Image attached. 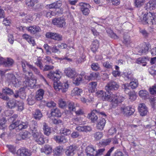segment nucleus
I'll use <instances>...</instances> for the list:
<instances>
[{
	"label": "nucleus",
	"instance_id": "nucleus-1",
	"mask_svg": "<svg viewBox=\"0 0 156 156\" xmlns=\"http://www.w3.org/2000/svg\"><path fill=\"white\" fill-rule=\"evenodd\" d=\"M140 20L145 24H156V14L155 13L149 12L147 14H145L143 18L140 17Z\"/></svg>",
	"mask_w": 156,
	"mask_h": 156
},
{
	"label": "nucleus",
	"instance_id": "nucleus-2",
	"mask_svg": "<svg viewBox=\"0 0 156 156\" xmlns=\"http://www.w3.org/2000/svg\"><path fill=\"white\" fill-rule=\"evenodd\" d=\"M28 122H23L17 120L16 122L11 124L9 126V129L15 130L17 132L27 128L28 127Z\"/></svg>",
	"mask_w": 156,
	"mask_h": 156
},
{
	"label": "nucleus",
	"instance_id": "nucleus-3",
	"mask_svg": "<svg viewBox=\"0 0 156 156\" xmlns=\"http://www.w3.org/2000/svg\"><path fill=\"white\" fill-rule=\"evenodd\" d=\"M55 89L57 91H61L65 93L68 90L69 87V84L68 81L63 83L59 82H54L53 83Z\"/></svg>",
	"mask_w": 156,
	"mask_h": 156
},
{
	"label": "nucleus",
	"instance_id": "nucleus-4",
	"mask_svg": "<svg viewBox=\"0 0 156 156\" xmlns=\"http://www.w3.org/2000/svg\"><path fill=\"white\" fill-rule=\"evenodd\" d=\"M61 73L59 70L51 71L47 75V77L54 82H59L61 77Z\"/></svg>",
	"mask_w": 156,
	"mask_h": 156
},
{
	"label": "nucleus",
	"instance_id": "nucleus-5",
	"mask_svg": "<svg viewBox=\"0 0 156 156\" xmlns=\"http://www.w3.org/2000/svg\"><path fill=\"white\" fill-rule=\"evenodd\" d=\"M120 113L124 116H129L133 115L135 111V109L130 106H122L119 108Z\"/></svg>",
	"mask_w": 156,
	"mask_h": 156
},
{
	"label": "nucleus",
	"instance_id": "nucleus-6",
	"mask_svg": "<svg viewBox=\"0 0 156 156\" xmlns=\"http://www.w3.org/2000/svg\"><path fill=\"white\" fill-rule=\"evenodd\" d=\"M7 79L8 82L12 83L15 87H19L20 85L21 82L13 74L8 73L7 75Z\"/></svg>",
	"mask_w": 156,
	"mask_h": 156
},
{
	"label": "nucleus",
	"instance_id": "nucleus-7",
	"mask_svg": "<svg viewBox=\"0 0 156 156\" xmlns=\"http://www.w3.org/2000/svg\"><path fill=\"white\" fill-rule=\"evenodd\" d=\"M107 92H105L102 90H100L98 91L96 93V95L99 98H101L102 100L103 101H109L110 99V95L112 92L110 91H107Z\"/></svg>",
	"mask_w": 156,
	"mask_h": 156
},
{
	"label": "nucleus",
	"instance_id": "nucleus-8",
	"mask_svg": "<svg viewBox=\"0 0 156 156\" xmlns=\"http://www.w3.org/2000/svg\"><path fill=\"white\" fill-rule=\"evenodd\" d=\"M109 99L110 100L109 101L112 102L116 104L121 102L124 100V97L121 95L119 93L111 94Z\"/></svg>",
	"mask_w": 156,
	"mask_h": 156
},
{
	"label": "nucleus",
	"instance_id": "nucleus-9",
	"mask_svg": "<svg viewBox=\"0 0 156 156\" xmlns=\"http://www.w3.org/2000/svg\"><path fill=\"white\" fill-rule=\"evenodd\" d=\"M45 36L47 38L55 41H61L62 40V36L56 33L48 32L46 34Z\"/></svg>",
	"mask_w": 156,
	"mask_h": 156
},
{
	"label": "nucleus",
	"instance_id": "nucleus-10",
	"mask_svg": "<svg viewBox=\"0 0 156 156\" xmlns=\"http://www.w3.org/2000/svg\"><path fill=\"white\" fill-rule=\"evenodd\" d=\"M52 23L54 25L61 28L65 26L66 25L65 19L62 17L53 19L52 20Z\"/></svg>",
	"mask_w": 156,
	"mask_h": 156
},
{
	"label": "nucleus",
	"instance_id": "nucleus-11",
	"mask_svg": "<svg viewBox=\"0 0 156 156\" xmlns=\"http://www.w3.org/2000/svg\"><path fill=\"white\" fill-rule=\"evenodd\" d=\"M20 28H21L23 30L25 29H26L28 32L33 34L40 32L41 31V29L40 28L39 26L35 25L30 27H20V29L21 30Z\"/></svg>",
	"mask_w": 156,
	"mask_h": 156
},
{
	"label": "nucleus",
	"instance_id": "nucleus-12",
	"mask_svg": "<svg viewBox=\"0 0 156 156\" xmlns=\"http://www.w3.org/2000/svg\"><path fill=\"white\" fill-rule=\"evenodd\" d=\"M16 154L17 156H30L32 152L27 149L21 148L17 151Z\"/></svg>",
	"mask_w": 156,
	"mask_h": 156
},
{
	"label": "nucleus",
	"instance_id": "nucleus-13",
	"mask_svg": "<svg viewBox=\"0 0 156 156\" xmlns=\"http://www.w3.org/2000/svg\"><path fill=\"white\" fill-rule=\"evenodd\" d=\"M138 108L140 115L142 116H146L148 113L147 108L143 103L139 104Z\"/></svg>",
	"mask_w": 156,
	"mask_h": 156
},
{
	"label": "nucleus",
	"instance_id": "nucleus-14",
	"mask_svg": "<svg viewBox=\"0 0 156 156\" xmlns=\"http://www.w3.org/2000/svg\"><path fill=\"white\" fill-rule=\"evenodd\" d=\"M119 87V85L117 82L111 80L109 82L106 86L105 89L107 91H110V90H117Z\"/></svg>",
	"mask_w": 156,
	"mask_h": 156
},
{
	"label": "nucleus",
	"instance_id": "nucleus-15",
	"mask_svg": "<svg viewBox=\"0 0 156 156\" xmlns=\"http://www.w3.org/2000/svg\"><path fill=\"white\" fill-rule=\"evenodd\" d=\"M14 63L13 60L10 58H7L5 60L4 59L0 57V65L3 64L5 66L9 67L12 66Z\"/></svg>",
	"mask_w": 156,
	"mask_h": 156
},
{
	"label": "nucleus",
	"instance_id": "nucleus-16",
	"mask_svg": "<svg viewBox=\"0 0 156 156\" xmlns=\"http://www.w3.org/2000/svg\"><path fill=\"white\" fill-rule=\"evenodd\" d=\"M64 73L67 76L70 78H74L76 73L75 69L70 67L65 68L64 70Z\"/></svg>",
	"mask_w": 156,
	"mask_h": 156
},
{
	"label": "nucleus",
	"instance_id": "nucleus-17",
	"mask_svg": "<svg viewBox=\"0 0 156 156\" xmlns=\"http://www.w3.org/2000/svg\"><path fill=\"white\" fill-rule=\"evenodd\" d=\"M35 140L39 144L42 145L45 143L44 138L39 132L35 133L32 135Z\"/></svg>",
	"mask_w": 156,
	"mask_h": 156
},
{
	"label": "nucleus",
	"instance_id": "nucleus-18",
	"mask_svg": "<svg viewBox=\"0 0 156 156\" xmlns=\"http://www.w3.org/2000/svg\"><path fill=\"white\" fill-rule=\"evenodd\" d=\"M28 125L30 127V129L32 131V135L33 134L38 132L37 130V122L35 120H33L30 121L29 124L28 123Z\"/></svg>",
	"mask_w": 156,
	"mask_h": 156
},
{
	"label": "nucleus",
	"instance_id": "nucleus-19",
	"mask_svg": "<svg viewBox=\"0 0 156 156\" xmlns=\"http://www.w3.org/2000/svg\"><path fill=\"white\" fill-rule=\"evenodd\" d=\"M76 148V147L74 145L70 146L66 149L65 152L67 156H73Z\"/></svg>",
	"mask_w": 156,
	"mask_h": 156
},
{
	"label": "nucleus",
	"instance_id": "nucleus-20",
	"mask_svg": "<svg viewBox=\"0 0 156 156\" xmlns=\"http://www.w3.org/2000/svg\"><path fill=\"white\" fill-rule=\"evenodd\" d=\"M95 149L92 145L87 146L85 149L87 156H95Z\"/></svg>",
	"mask_w": 156,
	"mask_h": 156
},
{
	"label": "nucleus",
	"instance_id": "nucleus-21",
	"mask_svg": "<svg viewBox=\"0 0 156 156\" xmlns=\"http://www.w3.org/2000/svg\"><path fill=\"white\" fill-rule=\"evenodd\" d=\"M24 76L25 80L23 81V85L25 87H30L31 88H33L35 84L34 83L32 80H31L29 77L27 76L25 74Z\"/></svg>",
	"mask_w": 156,
	"mask_h": 156
},
{
	"label": "nucleus",
	"instance_id": "nucleus-22",
	"mask_svg": "<svg viewBox=\"0 0 156 156\" xmlns=\"http://www.w3.org/2000/svg\"><path fill=\"white\" fill-rule=\"evenodd\" d=\"M80 6H81V10L83 14L85 15H88L89 13V10L88 9L90 8V5L88 4L82 3L80 4Z\"/></svg>",
	"mask_w": 156,
	"mask_h": 156
},
{
	"label": "nucleus",
	"instance_id": "nucleus-23",
	"mask_svg": "<svg viewBox=\"0 0 156 156\" xmlns=\"http://www.w3.org/2000/svg\"><path fill=\"white\" fill-rule=\"evenodd\" d=\"M99 112L98 110H94L90 113L89 114V118L91 121L93 123L96 122L98 119V115Z\"/></svg>",
	"mask_w": 156,
	"mask_h": 156
},
{
	"label": "nucleus",
	"instance_id": "nucleus-24",
	"mask_svg": "<svg viewBox=\"0 0 156 156\" xmlns=\"http://www.w3.org/2000/svg\"><path fill=\"white\" fill-rule=\"evenodd\" d=\"M53 139L57 143L61 144L66 143L68 141L67 138L62 136H54Z\"/></svg>",
	"mask_w": 156,
	"mask_h": 156
},
{
	"label": "nucleus",
	"instance_id": "nucleus-25",
	"mask_svg": "<svg viewBox=\"0 0 156 156\" xmlns=\"http://www.w3.org/2000/svg\"><path fill=\"white\" fill-rule=\"evenodd\" d=\"M28 67L32 69L35 74L38 76L39 77L42 79L45 82H47L44 77L41 74L39 70L37 68L30 64H28Z\"/></svg>",
	"mask_w": 156,
	"mask_h": 156
},
{
	"label": "nucleus",
	"instance_id": "nucleus-26",
	"mask_svg": "<svg viewBox=\"0 0 156 156\" xmlns=\"http://www.w3.org/2000/svg\"><path fill=\"white\" fill-rule=\"evenodd\" d=\"M106 122V120L104 118L99 119L96 126V129L100 131L103 130L105 126Z\"/></svg>",
	"mask_w": 156,
	"mask_h": 156
},
{
	"label": "nucleus",
	"instance_id": "nucleus-27",
	"mask_svg": "<svg viewBox=\"0 0 156 156\" xmlns=\"http://www.w3.org/2000/svg\"><path fill=\"white\" fill-rule=\"evenodd\" d=\"M146 9L152 10L156 8V0H153L147 3L145 6Z\"/></svg>",
	"mask_w": 156,
	"mask_h": 156
},
{
	"label": "nucleus",
	"instance_id": "nucleus-28",
	"mask_svg": "<svg viewBox=\"0 0 156 156\" xmlns=\"http://www.w3.org/2000/svg\"><path fill=\"white\" fill-rule=\"evenodd\" d=\"M44 91L42 89H40L37 90L36 92V95L35 96L36 99L38 101L42 100L44 96Z\"/></svg>",
	"mask_w": 156,
	"mask_h": 156
},
{
	"label": "nucleus",
	"instance_id": "nucleus-29",
	"mask_svg": "<svg viewBox=\"0 0 156 156\" xmlns=\"http://www.w3.org/2000/svg\"><path fill=\"white\" fill-rule=\"evenodd\" d=\"M62 5V3L60 1H58L52 4L47 5V8L49 9L59 8Z\"/></svg>",
	"mask_w": 156,
	"mask_h": 156
},
{
	"label": "nucleus",
	"instance_id": "nucleus-30",
	"mask_svg": "<svg viewBox=\"0 0 156 156\" xmlns=\"http://www.w3.org/2000/svg\"><path fill=\"white\" fill-rule=\"evenodd\" d=\"M23 39L26 40L30 44L34 46L35 44V41L33 38L27 34H24L23 35Z\"/></svg>",
	"mask_w": 156,
	"mask_h": 156
},
{
	"label": "nucleus",
	"instance_id": "nucleus-31",
	"mask_svg": "<svg viewBox=\"0 0 156 156\" xmlns=\"http://www.w3.org/2000/svg\"><path fill=\"white\" fill-rule=\"evenodd\" d=\"M149 49L148 46L144 45L142 48H140L138 49V53L137 54L140 55L146 54L147 52Z\"/></svg>",
	"mask_w": 156,
	"mask_h": 156
},
{
	"label": "nucleus",
	"instance_id": "nucleus-32",
	"mask_svg": "<svg viewBox=\"0 0 156 156\" xmlns=\"http://www.w3.org/2000/svg\"><path fill=\"white\" fill-rule=\"evenodd\" d=\"M41 152H44L46 154H48L51 153L52 151V147L49 145H45L44 148L41 150Z\"/></svg>",
	"mask_w": 156,
	"mask_h": 156
},
{
	"label": "nucleus",
	"instance_id": "nucleus-33",
	"mask_svg": "<svg viewBox=\"0 0 156 156\" xmlns=\"http://www.w3.org/2000/svg\"><path fill=\"white\" fill-rule=\"evenodd\" d=\"M51 114L52 116L58 117H61L62 115L60 110L57 108L51 109Z\"/></svg>",
	"mask_w": 156,
	"mask_h": 156
},
{
	"label": "nucleus",
	"instance_id": "nucleus-34",
	"mask_svg": "<svg viewBox=\"0 0 156 156\" xmlns=\"http://www.w3.org/2000/svg\"><path fill=\"white\" fill-rule=\"evenodd\" d=\"M99 46V41L97 40H94L91 45V49L94 52H95L97 51Z\"/></svg>",
	"mask_w": 156,
	"mask_h": 156
},
{
	"label": "nucleus",
	"instance_id": "nucleus-35",
	"mask_svg": "<svg viewBox=\"0 0 156 156\" xmlns=\"http://www.w3.org/2000/svg\"><path fill=\"white\" fill-rule=\"evenodd\" d=\"M98 75V73L92 72L90 73L89 76H86L85 78L86 79L88 80H94L97 79Z\"/></svg>",
	"mask_w": 156,
	"mask_h": 156
},
{
	"label": "nucleus",
	"instance_id": "nucleus-36",
	"mask_svg": "<svg viewBox=\"0 0 156 156\" xmlns=\"http://www.w3.org/2000/svg\"><path fill=\"white\" fill-rule=\"evenodd\" d=\"M83 92V90L82 89L76 87L72 91V94L73 95H80L81 94H82Z\"/></svg>",
	"mask_w": 156,
	"mask_h": 156
},
{
	"label": "nucleus",
	"instance_id": "nucleus-37",
	"mask_svg": "<svg viewBox=\"0 0 156 156\" xmlns=\"http://www.w3.org/2000/svg\"><path fill=\"white\" fill-rule=\"evenodd\" d=\"M37 2V0H26L25 4L29 8H32L35 3Z\"/></svg>",
	"mask_w": 156,
	"mask_h": 156
},
{
	"label": "nucleus",
	"instance_id": "nucleus-38",
	"mask_svg": "<svg viewBox=\"0 0 156 156\" xmlns=\"http://www.w3.org/2000/svg\"><path fill=\"white\" fill-rule=\"evenodd\" d=\"M147 59L146 58H139L136 60V63L139 64H142L143 66H145L147 64Z\"/></svg>",
	"mask_w": 156,
	"mask_h": 156
},
{
	"label": "nucleus",
	"instance_id": "nucleus-39",
	"mask_svg": "<svg viewBox=\"0 0 156 156\" xmlns=\"http://www.w3.org/2000/svg\"><path fill=\"white\" fill-rule=\"evenodd\" d=\"M43 129L44 134L47 136H49L51 133L50 128L45 123L43 124Z\"/></svg>",
	"mask_w": 156,
	"mask_h": 156
},
{
	"label": "nucleus",
	"instance_id": "nucleus-40",
	"mask_svg": "<svg viewBox=\"0 0 156 156\" xmlns=\"http://www.w3.org/2000/svg\"><path fill=\"white\" fill-rule=\"evenodd\" d=\"M103 135L102 132H97L93 134V136L96 141H98L102 137Z\"/></svg>",
	"mask_w": 156,
	"mask_h": 156
},
{
	"label": "nucleus",
	"instance_id": "nucleus-41",
	"mask_svg": "<svg viewBox=\"0 0 156 156\" xmlns=\"http://www.w3.org/2000/svg\"><path fill=\"white\" fill-rule=\"evenodd\" d=\"M34 117L36 119L40 120L42 117V115L40 110L36 109L33 113Z\"/></svg>",
	"mask_w": 156,
	"mask_h": 156
},
{
	"label": "nucleus",
	"instance_id": "nucleus-42",
	"mask_svg": "<svg viewBox=\"0 0 156 156\" xmlns=\"http://www.w3.org/2000/svg\"><path fill=\"white\" fill-rule=\"evenodd\" d=\"M90 87L89 89V92L91 93L94 92L96 90L97 82H92L90 84Z\"/></svg>",
	"mask_w": 156,
	"mask_h": 156
},
{
	"label": "nucleus",
	"instance_id": "nucleus-43",
	"mask_svg": "<svg viewBox=\"0 0 156 156\" xmlns=\"http://www.w3.org/2000/svg\"><path fill=\"white\" fill-rule=\"evenodd\" d=\"M16 103L15 100L12 99L9 100L7 103V105L10 108H14L16 105Z\"/></svg>",
	"mask_w": 156,
	"mask_h": 156
},
{
	"label": "nucleus",
	"instance_id": "nucleus-44",
	"mask_svg": "<svg viewBox=\"0 0 156 156\" xmlns=\"http://www.w3.org/2000/svg\"><path fill=\"white\" fill-rule=\"evenodd\" d=\"M63 148L60 146L56 147L53 150V152L55 154L57 155H59L62 151Z\"/></svg>",
	"mask_w": 156,
	"mask_h": 156
},
{
	"label": "nucleus",
	"instance_id": "nucleus-45",
	"mask_svg": "<svg viewBox=\"0 0 156 156\" xmlns=\"http://www.w3.org/2000/svg\"><path fill=\"white\" fill-rule=\"evenodd\" d=\"M68 107L70 111H75L76 109L75 104L73 102H69L68 104Z\"/></svg>",
	"mask_w": 156,
	"mask_h": 156
},
{
	"label": "nucleus",
	"instance_id": "nucleus-46",
	"mask_svg": "<svg viewBox=\"0 0 156 156\" xmlns=\"http://www.w3.org/2000/svg\"><path fill=\"white\" fill-rule=\"evenodd\" d=\"M106 31L108 35L112 38L115 39L118 38L117 35L114 33L111 30L107 29H106Z\"/></svg>",
	"mask_w": 156,
	"mask_h": 156
},
{
	"label": "nucleus",
	"instance_id": "nucleus-47",
	"mask_svg": "<svg viewBox=\"0 0 156 156\" xmlns=\"http://www.w3.org/2000/svg\"><path fill=\"white\" fill-rule=\"evenodd\" d=\"M35 97L32 95H30L27 99L28 103L29 105H32L34 104L35 102Z\"/></svg>",
	"mask_w": 156,
	"mask_h": 156
},
{
	"label": "nucleus",
	"instance_id": "nucleus-48",
	"mask_svg": "<svg viewBox=\"0 0 156 156\" xmlns=\"http://www.w3.org/2000/svg\"><path fill=\"white\" fill-rule=\"evenodd\" d=\"M129 86L132 89L136 88L138 86V83L137 80H134V81L131 82L129 83Z\"/></svg>",
	"mask_w": 156,
	"mask_h": 156
},
{
	"label": "nucleus",
	"instance_id": "nucleus-49",
	"mask_svg": "<svg viewBox=\"0 0 156 156\" xmlns=\"http://www.w3.org/2000/svg\"><path fill=\"white\" fill-rule=\"evenodd\" d=\"M3 93L5 94H6L10 95L13 93V91L9 88L6 87L2 90Z\"/></svg>",
	"mask_w": 156,
	"mask_h": 156
},
{
	"label": "nucleus",
	"instance_id": "nucleus-50",
	"mask_svg": "<svg viewBox=\"0 0 156 156\" xmlns=\"http://www.w3.org/2000/svg\"><path fill=\"white\" fill-rule=\"evenodd\" d=\"M111 138H108L106 140H103L101 142V144L104 146H106L110 144L112 142Z\"/></svg>",
	"mask_w": 156,
	"mask_h": 156
},
{
	"label": "nucleus",
	"instance_id": "nucleus-51",
	"mask_svg": "<svg viewBox=\"0 0 156 156\" xmlns=\"http://www.w3.org/2000/svg\"><path fill=\"white\" fill-rule=\"evenodd\" d=\"M21 64L23 68V70L24 73L27 72V71L26 69V65L28 66V64H30L26 61L23 60L21 61Z\"/></svg>",
	"mask_w": 156,
	"mask_h": 156
},
{
	"label": "nucleus",
	"instance_id": "nucleus-52",
	"mask_svg": "<svg viewBox=\"0 0 156 156\" xmlns=\"http://www.w3.org/2000/svg\"><path fill=\"white\" fill-rule=\"evenodd\" d=\"M43 13L44 14V15L48 18H50L52 16L54 15L55 14L54 12L51 11H49L48 12L43 11Z\"/></svg>",
	"mask_w": 156,
	"mask_h": 156
},
{
	"label": "nucleus",
	"instance_id": "nucleus-53",
	"mask_svg": "<svg viewBox=\"0 0 156 156\" xmlns=\"http://www.w3.org/2000/svg\"><path fill=\"white\" fill-rule=\"evenodd\" d=\"M151 70L150 71V73L153 75V76H156V64H155L153 65L151 68Z\"/></svg>",
	"mask_w": 156,
	"mask_h": 156
},
{
	"label": "nucleus",
	"instance_id": "nucleus-54",
	"mask_svg": "<svg viewBox=\"0 0 156 156\" xmlns=\"http://www.w3.org/2000/svg\"><path fill=\"white\" fill-rule=\"evenodd\" d=\"M61 131L62 133L65 135H68L71 133V131L70 129H67L63 128L61 129Z\"/></svg>",
	"mask_w": 156,
	"mask_h": 156
},
{
	"label": "nucleus",
	"instance_id": "nucleus-55",
	"mask_svg": "<svg viewBox=\"0 0 156 156\" xmlns=\"http://www.w3.org/2000/svg\"><path fill=\"white\" fill-rule=\"evenodd\" d=\"M29 133L27 131H25L20 133V135L22 139L24 140L28 137Z\"/></svg>",
	"mask_w": 156,
	"mask_h": 156
},
{
	"label": "nucleus",
	"instance_id": "nucleus-56",
	"mask_svg": "<svg viewBox=\"0 0 156 156\" xmlns=\"http://www.w3.org/2000/svg\"><path fill=\"white\" fill-rule=\"evenodd\" d=\"M6 147L8 148V149L10 152L13 154L15 153L16 150L15 147L11 145H7Z\"/></svg>",
	"mask_w": 156,
	"mask_h": 156
},
{
	"label": "nucleus",
	"instance_id": "nucleus-57",
	"mask_svg": "<svg viewBox=\"0 0 156 156\" xmlns=\"http://www.w3.org/2000/svg\"><path fill=\"white\" fill-rule=\"evenodd\" d=\"M124 74L128 79L132 80H133V74L130 72H125L124 73Z\"/></svg>",
	"mask_w": 156,
	"mask_h": 156
},
{
	"label": "nucleus",
	"instance_id": "nucleus-58",
	"mask_svg": "<svg viewBox=\"0 0 156 156\" xmlns=\"http://www.w3.org/2000/svg\"><path fill=\"white\" fill-rule=\"evenodd\" d=\"M105 148L99 149L97 151H95V156H100L105 151Z\"/></svg>",
	"mask_w": 156,
	"mask_h": 156
},
{
	"label": "nucleus",
	"instance_id": "nucleus-59",
	"mask_svg": "<svg viewBox=\"0 0 156 156\" xmlns=\"http://www.w3.org/2000/svg\"><path fill=\"white\" fill-rule=\"evenodd\" d=\"M134 3L136 7H140L143 3V0H134Z\"/></svg>",
	"mask_w": 156,
	"mask_h": 156
},
{
	"label": "nucleus",
	"instance_id": "nucleus-60",
	"mask_svg": "<svg viewBox=\"0 0 156 156\" xmlns=\"http://www.w3.org/2000/svg\"><path fill=\"white\" fill-rule=\"evenodd\" d=\"M1 121H3V122H0V126H1L0 127V132L5 127V123L6 122V120L5 118H3L1 120Z\"/></svg>",
	"mask_w": 156,
	"mask_h": 156
},
{
	"label": "nucleus",
	"instance_id": "nucleus-61",
	"mask_svg": "<svg viewBox=\"0 0 156 156\" xmlns=\"http://www.w3.org/2000/svg\"><path fill=\"white\" fill-rule=\"evenodd\" d=\"M103 65L104 67L108 69L112 68V63L108 61L103 62Z\"/></svg>",
	"mask_w": 156,
	"mask_h": 156
},
{
	"label": "nucleus",
	"instance_id": "nucleus-62",
	"mask_svg": "<svg viewBox=\"0 0 156 156\" xmlns=\"http://www.w3.org/2000/svg\"><path fill=\"white\" fill-rule=\"evenodd\" d=\"M17 104V110L19 111H22L24 109L23 103L22 102H18Z\"/></svg>",
	"mask_w": 156,
	"mask_h": 156
},
{
	"label": "nucleus",
	"instance_id": "nucleus-63",
	"mask_svg": "<svg viewBox=\"0 0 156 156\" xmlns=\"http://www.w3.org/2000/svg\"><path fill=\"white\" fill-rule=\"evenodd\" d=\"M50 50H51L52 53H60L61 52L59 49H58L57 47L55 45L53 46V47L50 48Z\"/></svg>",
	"mask_w": 156,
	"mask_h": 156
},
{
	"label": "nucleus",
	"instance_id": "nucleus-64",
	"mask_svg": "<svg viewBox=\"0 0 156 156\" xmlns=\"http://www.w3.org/2000/svg\"><path fill=\"white\" fill-rule=\"evenodd\" d=\"M91 67L93 70L95 71L98 70L99 68L98 64L97 63H92L91 66Z\"/></svg>",
	"mask_w": 156,
	"mask_h": 156
}]
</instances>
